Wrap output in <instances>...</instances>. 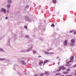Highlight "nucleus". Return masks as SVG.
<instances>
[{"label": "nucleus", "instance_id": "42", "mask_svg": "<svg viewBox=\"0 0 76 76\" xmlns=\"http://www.w3.org/2000/svg\"><path fill=\"white\" fill-rule=\"evenodd\" d=\"M75 72H76V70H75Z\"/></svg>", "mask_w": 76, "mask_h": 76}, {"label": "nucleus", "instance_id": "3", "mask_svg": "<svg viewBox=\"0 0 76 76\" xmlns=\"http://www.w3.org/2000/svg\"><path fill=\"white\" fill-rule=\"evenodd\" d=\"M72 62H73V60H71L66 62V64L68 65L66 66H71V64H69V63H72Z\"/></svg>", "mask_w": 76, "mask_h": 76}, {"label": "nucleus", "instance_id": "4", "mask_svg": "<svg viewBox=\"0 0 76 76\" xmlns=\"http://www.w3.org/2000/svg\"><path fill=\"white\" fill-rule=\"evenodd\" d=\"M1 12H4V13H6V9H4L3 8H2L1 9Z\"/></svg>", "mask_w": 76, "mask_h": 76}, {"label": "nucleus", "instance_id": "34", "mask_svg": "<svg viewBox=\"0 0 76 76\" xmlns=\"http://www.w3.org/2000/svg\"><path fill=\"white\" fill-rule=\"evenodd\" d=\"M41 57V56H38V57Z\"/></svg>", "mask_w": 76, "mask_h": 76}, {"label": "nucleus", "instance_id": "39", "mask_svg": "<svg viewBox=\"0 0 76 76\" xmlns=\"http://www.w3.org/2000/svg\"><path fill=\"white\" fill-rule=\"evenodd\" d=\"M75 76H76V73L75 74Z\"/></svg>", "mask_w": 76, "mask_h": 76}, {"label": "nucleus", "instance_id": "10", "mask_svg": "<svg viewBox=\"0 0 76 76\" xmlns=\"http://www.w3.org/2000/svg\"><path fill=\"white\" fill-rule=\"evenodd\" d=\"M45 75H49V72H48L46 71L45 72Z\"/></svg>", "mask_w": 76, "mask_h": 76}, {"label": "nucleus", "instance_id": "31", "mask_svg": "<svg viewBox=\"0 0 76 76\" xmlns=\"http://www.w3.org/2000/svg\"><path fill=\"white\" fill-rule=\"evenodd\" d=\"M74 34H76V31H74Z\"/></svg>", "mask_w": 76, "mask_h": 76}, {"label": "nucleus", "instance_id": "23", "mask_svg": "<svg viewBox=\"0 0 76 76\" xmlns=\"http://www.w3.org/2000/svg\"><path fill=\"white\" fill-rule=\"evenodd\" d=\"M26 37L27 38H29V37L28 35L26 36Z\"/></svg>", "mask_w": 76, "mask_h": 76}, {"label": "nucleus", "instance_id": "21", "mask_svg": "<svg viewBox=\"0 0 76 76\" xmlns=\"http://www.w3.org/2000/svg\"><path fill=\"white\" fill-rule=\"evenodd\" d=\"M53 54L54 53L52 52H49V54Z\"/></svg>", "mask_w": 76, "mask_h": 76}, {"label": "nucleus", "instance_id": "30", "mask_svg": "<svg viewBox=\"0 0 76 76\" xmlns=\"http://www.w3.org/2000/svg\"><path fill=\"white\" fill-rule=\"evenodd\" d=\"M73 31H74V30H72V31H70V33H72V32H73Z\"/></svg>", "mask_w": 76, "mask_h": 76}, {"label": "nucleus", "instance_id": "12", "mask_svg": "<svg viewBox=\"0 0 76 76\" xmlns=\"http://www.w3.org/2000/svg\"><path fill=\"white\" fill-rule=\"evenodd\" d=\"M69 72H64L63 73L64 74H65V75H66L67 74H68V73H69Z\"/></svg>", "mask_w": 76, "mask_h": 76}, {"label": "nucleus", "instance_id": "8", "mask_svg": "<svg viewBox=\"0 0 76 76\" xmlns=\"http://www.w3.org/2000/svg\"><path fill=\"white\" fill-rule=\"evenodd\" d=\"M12 2V1L11 0H8L7 1L8 3H9L10 4Z\"/></svg>", "mask_w": 76, "mask_h": 76}, {"label": "nucleus", "instance_id": "16", "mask_svg": "<svg viewBox=\"0 0 76 76\" xmlns=\"http://www.w3.org/2000/svg\"><path fill=\"white\" fill-rule=\"evenodd\" d=\"M43 62H39V65H40V66H42V64H43Z\"/></svg>", "mask_w": 76, "mask_h": 76}, {"label": "nucleus", "instance_id": "7", "mask_svg": "<svg viewBox=\"0 0 76 76\" xmlns=\"http://www.w3.org/2000/svg\"><path fill=\"white\" fill-rule=\"evenodd\" d=\"M53 3L54 4H56L57 2L56 0H52Z\"/></svg>", "mask_w": 76, "mask_h": 76}, {"label": "nucleus", "instance_id": "40", "mask_svg": "<svg viewBox=\"0 0 76 76\" xmlns=\"http://www.w3.org/2000/svg\"><path fill=\"white\" fill-rule=\"evenodd\" d=\"M56 71L55 72H54V73H56Z\"/></svg>", "mask_w": 76, "mask_h": 76}, {"label": "nucleus", "instance_id": "5", "mask_svg": "<svg viewBox=\"0 0 76 76\" xmlns=\"http://www.w3.org/2000/svg\"><path fill=\"white\" fill-rule=\"evenodd\" d=\"M67 41H68L67 40H65V41H64V45H65V46H67Z\"/></svg>", "mask_w": 76, "mask_h": 76}, {"label": "nucleus", "instance_id": "28", "mask_svg": "<svg viewBox=\"0 0 76 76\" xmlns=\"http://www.w3.org/2000/svg\"><path fill=\"white\" fill-rule=\"evenodd\" d=\"M34 76H38V74H36Z\"/></svg>", "mask_w": 76, "mask_h": 76}, {"label": "nucleus", "instance_id": "38", "mask_svg": "<svg viewBox=\"0 0 76 76\" xmlns=\"http://www.w3.org/2000/svg\"><path fill=\"white\" fill-rule=\"evenodd\" d=\"M0 60H2V58H0Z\"/></svg>", "mask_w": 76, "mask_h": 76}, {"label": "nucleus", "instance_id": "29", "mask_svg": "<svg viewBox=\"0 0 76 76\" xmlns=\"http://www.w3.org/2000/svg\"><path fill=\"white\" fill-rule=\"evenodd\" d=\"M70 69H67V71L68 72H69V71H70Z\"/></svg>", "mask_w": 76, "mask_h": 76}, {"label": "nucleus", "instance_id": "35", "mask_svg": "<svg viewBox=\"0 0 76 76\" xmlns=\"http://www.w3.org/2000/svg\"><path fill=\"white\" fill-rule=\"evenodd\" d=\"M56 58H59V57H57Z\"/></svg>", "mask_w": 76, "mask_h": 76}, {"label": "nucleus", "instance_id": "13", "mask_svg": "<svg viewBox=\"0 0 76 76\" xmlns=\"http://www.w3.org/2000/svg\"><path fill=\"white\" fill-rule=\"evenodd\" d=\"M44 53L45 54L48 55L49 54V52L47 51H45Z\"/></svg>", "mask_w": 76, "mask_h": 76}, {"label": "nucleus", "instance_id": "14", "mask_svg": "<svg viewBox=\"0 0 76 76\" xmlns=\"http://www.w3.org/2000/svg\"><path fill=\"white\" fill-rule=\"evenodd\" d=\"M44 75H45V74L42 73L39 74V76H43Z\"/></svg>", "mask_w": 76, "mask_h": 76}, {"label": "nucleus", "instance_id": "32", "mask_svg": "<svg viewBox=\"0 0 76 76\" xmlns=\"http://www.w3.org/2000/svg\"><path fill=\"white\" fill-rule=\"evenodd\" d=\"M6 19H8V18L7 17H6L5 18Z\"/></svg>", "mask_w": 76, "mask_h": 76}, {"label": "nucleus", "instance_id": "18", "mask_svg": "<svg viewBox=\"0 0 76 76\" xmlns=\"http://www.w3.org/2000/svg\"><path fill=\"white\" fill-rule=\"evenodd\" d=\"M0 51H2V52H4V50H3L2 48H0Z\"/></svg>", "mask_w": 76, "mask_h": 76}, {"label": "nucleus", "instance_id": "6", "mask_svg": "<svg viewBox=\"0 0 76 76\" xmlns=\"http://www.w3.org/2000/svg\"><path fill=\"white\" fill-rule=\"evenodd\" d=\"M48 62H49V60L48 59V60H45L44 61V63L43 64V66H44V65H45V63H48Z\"/></svg>", "mask_w": 76, "mask_h": 76}, {"label": "nucleus", "instance_id": "33", "mask_svg": "<svg viewBox=\"0 0 76 76\" xmlns=\"http://www.w3.org/2000/svg\"><path fill=\"white\" fill-rule=\"evenodd\" d=\"M22 59H24V60H25V58H23Z\"/></svg>", "mask_w": 76, "mask_h": 76}, {"label": "nucleus", "instance_id": "26", "mask_svg": "<svg viewBox=\"0 0 76 76\" xmlns=\"http://www.w3.org/2000/svg\"><path fill=\"white\" fill-rule=\"evenodd\" d=\"M24 28H25L26 29H27V26H24Z\"/></svg>", "mask_w": 76, "mask_h": 76}, {"label": "nucleus", "instance_id": "36", "mask_svg": "<svg viewBox=\"0 0 76 76\" xmlns=\"http://www.w3.org/2000/svg\"><path fill=\"white\" fill-rule=\"evenodd\" d=\"M58 65H59V64H60V63H58Z\"/></svg>", "mask_w": 76, "mask_h": 76}, {"label": "nucleus", "instance_id": "41", "mask_svg": "<svg viewBox=\"0 0 76 76\" xmlns=\"http://www.w3.org/2000/svg\"><path fill=\"white\" fill-rule=\"evenodd\" d=\"M46 76H48V75H46Z\"/></svg>", "mask_w": 76, "mask_h": 76}, {"label": "nucleus", "instance_id": "17", "mask_svg": "<svg viewBox=\"0 0 76 76\" xmlns=\"http://www.w3.org/2000/svg\"><path fill=\"white\" fill-rule=\"evenodd\" d=\"M74 58V57H73V56H72L70 60H73Z\"/></svg>", "mask_w": 76, "mask_h": 76}, {"label": "nucleus", "instance_id": "20", "mask_svg": "<svg viewBox=\"0 0 76 76\" xmlns=\"http://www.w3.org/2000/svg\"><path fill=\"white\" fill-rule=\"evenodd\" d=\"M33 53L34 54H35L37 53V51H34L33 52Z\"/></svg>", "mask_w": 76, "mask_h": 76}, {"label": "nucleus", "instance_id": "9", "mask_svg": "<svg viewBox=\"0 0 76 76\" xmlns=\"http://www.w3.org/2000/svg\"><path fill=\"white\" fill-rule=\"evenodd\" d=\"M7 6V7L8 9H9V8L10 7V4H8Z\"/></svg>", "mask_w": 76, "mask_h": 76}, {"label": "nucleus", "instance_id": "25", "mask_svg": "<svg viewBox=\"0 0 76 76\" xmlns=\"http://www.w3.org/2000/svg\"><path fill=\"white\" fill-rule=\"evenodd\" d=\"M73 75H66L65 76H72Z\"/></svg>", "mask_w": 76, "mask_h": 76}, {"label": "nucleus", "instance_id": "19", "mask_svg": "<svg viewBox=\"0 0 76 76\" xmlns=\"http://www.w3.org/2000/svg\"><path fill=\"white\" fill-rule=\"evenodd\" d=\"M51 26H52V27H54V26H55V25L54 24H53L51 25Z\"/></svg>", "mask_w": 76, "mask_h": 76}, {"label": "nucleus", "instance_id": "11", "mask_svg": "<svg viewBox=\"0 0 76 76\" xmlns=\"http://www.w3.org/2000/svg\"><path fill=\"white\" fill-rule=\"evenodd\" d=\"M62 75V74L61 73H56V74H55V75H56V76H57L58 75Z\"/></svg>", "mask_w": 76, "mask_h": 76}, {"label": "nucleus", "instance_id": "2", "mask_svg": "<svg viewBox=\"0 0 76 76\" xmlns=\"http://www.w3.org/2000/svg\"><path fill=\"white\" fill-rule=\"evenodd\" d=\"M76 39H72L71 40V43L70 44V45H73L74 44V43H75L76 42H75V40Z\"/></svg>", "mask_w": 76, "mask_h": 76}, {"label": "nucleus", "instance_id": "15", "mask_svg": "<svg viewBox=\"0 0 76 76\" xmlns=\"http://www.w3.org/2000/svg\"><path fill=\"white\" fill-rule=\"evenodd\" d=\"M21 62L22 63H23V64H26V62H25V61H21Z\"/></svg>", "mask_w": 76, "mask_h": 76}, {"label": "nucleus", "instance_id": "37", "mask_svg": "<svg viewBox=\"0 0 76 76\" xmlns=\"http://www.w3.org/2000/svg\"><path fill=\"white\" fill-rule=\"evenodd\" d=\"M7 11H8V12H9V10H7Z\"/></svg>", "mask_w": 76, "mask_h": 76}, {"label": "nucleus", "instance_id": "24", "mask_svg": "<svg viewBox=\"0 0 76 76\" xmlns=\"http://www.w3.org/2000/svg\"><path fill=\"white\" fill-rule=\"evenodd\" d=\"M50 50H51V48H50V49H47V50L48 51H50Z\"/></svg>", "mask_w": 76, "mask_h": 76}, {"label": "nucleus", "instance_id": "27", "mask_svg": "<svg viewBox=\"0 0 76 76\" xmlns=\"http://www.w3.org/2000/svg\"><path fill=\"white\" fill-rule=\"evenodd\" d=\"M6 60V59L4 58H2V60Z\"/></svg>", "mask_w": 76, "mask_h": 76}, {"label": "nucleus", "instance_id": "22", "mask_svg": "<svg viewBox=\"0 0 76 76\" xmlns=\"http://www.w3.org/2000/svg\"><path fill=\"white\" fill-rule=\"evenodd\" d=\"M29 5H27V6H26V8H27V9H28V8H29Z\"/></svg>", "mask_w": 76, "mask_h": 76}, {"label": "nucleus", "instance_id": "1", "mask_svg": "<svg viewBox=\"0 0 76 76\" xmlns=\"http://www.w3.org/2000/svg\"><path fill=\"white\" fill-rule=\"evenodd\" d=\"M66 69V68L64 67H59V70L57 69L56 70V72H59V71H60L61 70H65V69Z\"/></svg>", "mask_w": 76, "mask_h": 76}]
</instances>
